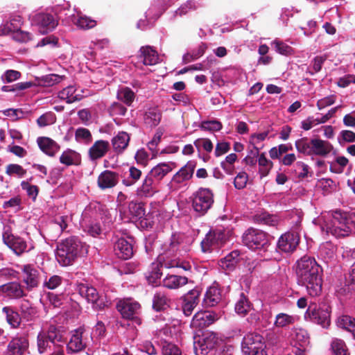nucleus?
<instances>
[{
	"instance_id": "1",
	"label": "nucleus",
	"mask_w": 355,
	"mask_h": 355,
	"mask_svg": "<svg viewBox=\"0 0 355 355\" xmlns=\"http://www.w3.org/2000/svg\"><path fill=\"white\" fill-rule=\"evenodd\" d=\"M294 268L297 284L304 286L310 296H318L322 292L323 270L315 259L304 255Z\"/></svg>"
},
{
	"instance_id": "2",
	"label": "nucleus",
	"mask_w": 355,
	"mask_h": 355,
	"mask_svg": "<svg viewBox=\"0 0 355 355\" xmlns=\"http://www.w3.org/2000/svg\"><path fill=\"white\" fill-rule=\"evenodd\" d=\"M70 12V6L68 3L55 6L51 10L37 11L32 13L29 19L31 25L35 26L42 34H46L53 31L58 24V20L55 15L62 17V13Z\"/></svg>"
},
{
	"instance_id": "3",
	"label": "nucleus",
	"mask_w": 355,
	"mask_h": 355,
	"mask_svg": "<svg viewBox=\"0 0 355 355\" xmlns=\"http://www.w3.org/2000/svg\"><path fill=\"white\" fill-rule=\"evenodd\" d=\"M295 146L298 153L309 156L325 157L334 149L330 142L318 138L302 137L295 141Z\"/></svg>"
},
{
	"instance_id": "4",
	"label": "nucleus",
	"mask_w": 355,
	"mask_h": 355,
	"mask_svg": "<svg viewBox=\"0 0 355 355\" xmlns=\"http://www.w3.org/2000/svg\"><path fill=\"white\" fill-rule=\"evenodd\" d=\"M80 243L75 238L65 239L60 243L56 250V259L62 266L72 264L79 253Z\"/></svg>"
},
{
	"instance_id": "5",
	"label": "nucleus",
	"mask_w": 355,
	"mask_h": 355,
	"mask_svg": "<svg viewBox=\"0 0 355 355\" xmlns=\"http://www.w3.org/2000/svg\"><path fill=\"white\" fill-rule=\"evenodd\" d=\"M243 243L252 250H268L269 236L265 232L250 227L243 235Z\"/></svg>"
},
{
	"instance_id": "6",
	"label": "nucleus",
	"mask_w": 355,
	"mask_h": 355,
	"mask_svg": "<svg viewBox=\"0 0 355 355\" xmlns=\"http://www.w3.org/2000/svg\"><path fill=\"white\" fill-rule=\"evenodd\" d=\"M241 349L245 355H268L264 338L258 333L246 334L243 338Z\"/></svg>"
},
{
	"instance_id": "7",
	"label": "nucleus",
	"mask_w": 355,
	"mask_h": 355,
	"mask_svg": "<svg viewBox=\"0 0 355 355\" xmlns=\"http://www.w3.org/2000/svg\"><path fill=\"white\" fill-rule=\"evenodd\" d=\"M331 306L327 302H322L318 305H309L305 317L308 316L310 320L323 328H328L330 325Z\"/></svg>"
},
{
	"instance_id": "8",
	"label": "nucleus",
	"mask_w": 355,
	"mask_h": 355,
	"mask_svg": "<svg viewBox=\"0 0 355 355\" xmlns=\"http://www.w3.org/2000/svg\"><path fill=\"white\" fill-rule=\"evenodd\" d=\"M220 342L216 334L214 332L204 333L194 341L195 354L196 355H208L209 353L212 354Z\"/></svg>"
},
{
	"instance_id": "9",
	"label": "nucleus",
	"mask_w": 355,
	"mask_h": 355,
	"mask_svg": "<svg viewBox=\"0 0 355 355\" xmlns=\"http://www.w3.org/2000/svg\"><path fill=\"white\" fill-rule=\"evenodd\" d=\"M76 291L89 303L92 304L93 309L102 310L107 306V302L105 297L100 295L97 290L88 284L80 283L77 284Z\"/></svg>"
},
{
	"instance_id": "10",
	"label": "nucleus",
	"mask_w": 355,
	"mask_h": 355,
	"mask_svg": "<svg viewBox=\"0 0 355 355\" xmlns=\"http://www.w3.org/2000/svg\"><path fill=\"white\" fill-rule=\"evenodd\" d=\"M214 202L213 194L208 189H200L195 194L192 206L200 215L205 214Z\"/></svg>"
},
{
	"instance_id": "11",
	"label": "nucleus",
	"mask_w": 355,
	"mask_h": 355,
	"mask_svg": "<svg viewBox=\"0 0 355 355\" xmlns=\"http://www.w3.org/2000/svg\"><path fill=\"white\" fill-rule=\"evenodd\" d=\"M3 243L16 254L24 253L27 248L26 242L21 238L15 236L9 227H5L3 233Z\"/></svg>"
},
{
	"instance_id": "12",
	"label": "nucleus",
	"mask_w": 355,
	"mask_h": 355,
	"mask_svg": "<svg viewBox=\"0 0 355 355\" xmlns=\"http://www.w3.org/2000/svg\"><path fill=\"white\" fill-rule=\"evenodd\" d=\"M64 19L68 23L71 22L78 28L81 29H89L94 27L96 25L95 20L90 19L86 16H83L81 13L76 9L70 10V12L66 11L64 12Z\"/></svg>"
},
{
	"instance_id": "13",
	"label": "nucleus",
	"mask_w": 355,
	"mask_h": 355,
	"mask_svg": "<svg viewBox=\"0 0 355 355\" xmlns=\"http://www.w3.org/2000/svg\"><path fill=\"white\" fill-rule=\"evenodd\" d=\"M22 282L26 285L25 289L31 291L37 288L40 284V272L32 265L26 264L21 268Z\"/></svg>"
},
{
	"instance_id": "14",
	"label": "nucleus",
	"mask_w": 355,
	"mask_h": 355,
	"mask_svg": "<svg viewBox=\"0 0 355 355\" xmlns=\"http://www.w3.org/2000/svg\"><path fill=\"white\" fill-rule=\"evenodd\" d=\"M300 242V236L295 232H287L282 234L278 240L277 247L279 250L286 253H292Z\"/></svg>"
},
{
	"instance_id": "15",
	"label": "nucleus",
	"mask_w": 355,
	"mask_h": 355,
	"mask_svg": "<svg viewBox=\"0 0 355 355\" xmlns=\"http://www.w3.org/2000/svg\"><path fill=\"white\" fill-rule=\"evenodd\" d=\"M116 308L123 318L133 320H137L141 306L137 302L127 299L119 301Z\"/></svg>"
},
{
	"instance_id": "16",
	"label": "nucleus",
	"mask_w": 355,
	"mask_h": 355,
	"mask_svg": "<svg viewBox=\"0 0 355 355\" xmlns=\"http://www.w3.org/2000/svg\"><path fill=\"white\" fill-rule=\"evenodd\" d=\"M26 289L18 282H10L0 286V293L10 300H19L26 297Z\"/></svg>"
},
{
	"instance_id": "17",
	"label": "nucleus",
	"mask_w": 355,
	"mask_h": 355,
	"mask_svg": "<svg viewBox=\"0 0 355 355\" xmlns=\"http://www.w3.org/2000/svg\"><path fill=\"white\" fill-rule=\"evenodd\" d=\"M218 319V315L215 312L205 311L196 313L193 317L191 325L193 327L200 329H204L212 324Z\"/></svg>"
},
{
	"instance_id": "18",
	"label": "nucleus",
	"mask_w": 355,
	"mask_h": 355,
	"mask_svg": "<svg viewBox=\"0 0 355 355\" xmlns=\"http://www.w3.org/2000/svg\"><path fill=\"white\" fill-rule=\"evenodd\" d=\"M195 166L191 163H187L182 167L172 178L169 184L171 189H177L180 184L189 180L193 175Z\"/></svg>"
},
{
	"instance_id": "19",
	"label": "nucleus",
	"mask_w": 355,
	"mask_h": 355,
	"mask_svg": "<svg viewBox=\"0 0 355 355\" xmlns=\"http://www.w3.org/2000/svg\"><path fill=\"white\" fill-rule=\"evenodd\" d=\"M19 313L22 322H31L38 318L39 311L28 300H23L19 304Z\"/></svg>"
},
{
	"instance_id": "20",
	"label": "nucleus",
	"mask_w": 355,
	"mask_h": 355,
	"mask_svg": "<svg viewBox=\"0 0 355 355\" xmlns=\"http://www.w3.org/2000/svg\"><path fill=\"white\" fill-rule=\"evenodd\" d=\"M322 232L327 235L331 234L336 237L348 236L351 229L347 223H319Z\"/></svg>"
},
{
	"instance_id": "21",
	"label": "nucleus",
	"mask_w": 355,
	"mask_h": 355,
	"mask_svg": "<svg viewBox=\"0 0 355 355\" xmlns=\"http://www.w3.org/2000/svg\"><path fill=\"white\" fill-rule=\"evenodd\" d=\"M28 348V341L25 337H15L7 346L8 355H23Z\"/></svg>"
},
{
	"instance_id": "22",
	"label": "nucleus",
	"mask_w": 355,
	"mask_h": 355,
	"mask_svg": "<svg viewBox=\"0 0 355 355\" xmlns=\"http://www.w3.org/2000/svg\"><path fill=\"white\" fill-rule=\"evenodd\" d=\"M189 283H193V281L189 280L186 276L178 275H167L162 281L164 287L175 290L178 289Z\"/></svg>"
},
{
	"instance_id": "23",
	"label": "nucleus",
	"mask_w": 355,
	"mask_h": 355,
	"mask_svg": "<svg viewBox=\"0 0 355 355\" xmlns=\"http://www.w3.org/2000/svg\"><path fill=\"white\" fill-rule=\"evenodd\" d=\"M115 254L121 259H129L133 255L132 245L125 239L120 238L114 243Z\"/></svg>"
},
{
	"instance_id": "24",
	"label": "nucleus",
	"mask_w": 355,
	"mask_h": 355,
	"mask_svg": "<svg viewBox=\"0 0 355 355\" xmlns=\"http://www.w3.org/2000/svg\"><path fill=\"white\" fill-rule=\"evenodd\" d=\"M110 148V143L105 140H97L89 149V157L95 161L104 157Z\"/></svg>"
},
{
	"instance_id": "25",
	"label": "nucleus",
	"mask_w": 355,
	"mask_h": 355,
	"mask_svg": "<svg viewBox=\"0 0 355 355\" xmlns=\"http://www.w3.org/2000/svg\"><path fill=\"white\" fill-rule=\"evenodd\" d=\"M21 19L18 15H6L0 30L3 34H12L21 28Z\"/></svg>"
},
{
	"instance_id": "26",
	"label": "nucleus",
	"mask_w": 355,
	"mask_h": 355,
	"mask_svg": "<svg viewBox=\"0 0 355 355\" xmlns=\"http://www.w3.org/2000/svg\"><path fill=\"white\" fill-rule=\"evenodd\" d=\"M119 182L118 174L110 171L102 172L98 178V186L101 189L112 188Z\"/></svg>"
},
{
	"instance_id": "27",
	"label": "nucleus",
	"mask_w": 355,
	"mask_h": 355,
	"mask_svg": "<svg viewBox=\"0 0 355 355\" xmlns=\"http://www.w3.org/2000/svg\"><path fill=\"white\" fill-rule=\"evenodd\" d=\"M37 144L40 149L49 156H54L60 150V146L49 137H38Z\"/></svg>"
},
{
	"instance_id": "28",
	"label": "nucleus",
	"mask_w": 355,
	"mask_h": 355,
	"mask_svg": "<svg viewBox=\"0 0 355 355\" xmlns=\"http://www.w3.org/2000/svg\"><path fill=\"white\" fill-rule=\"evenodd\" d=\"M175 167L173 162H162L154 166L149 175L155 180L160 181Z\"/></svg>"
},
{
	"instance_id": "29",
	"label": "nucleus",
	"mask_w": 355,
	"mask_h": 355,
	"mask_svg": "<svg viewBox=\"0 0 355 355\" xmlns=\"http://www.w3.org/2000/svg\"><path fill=\"white\" fill-rule=\"evenodd\" d=\"M130 139V137L126 132H119L111 141L114 151L118 154L122 153L128 147Z\"/></svg>"
},
{
	"instance_id": "30",
	"label": "nucleus",
	"mask_w": 355,
	"mask_h": 355,
	"mask_svg": "<svg viewBox=\"0 0 355 355\" xmlns=\"http://www.w3.org/2000/svg\"><path fill=\"white\" fill-rule=\"evenodd\" d=\"M58 98L67 103H72L80 101L83 95L78 92L74 85H69L59 92Z\"/></svg>"
},
{
	"instance_id": "31",
	"label": "nucleus",
	"mask_w": 355,
	"mask_h": 355,
	"mask_svg": "<svg viewBox=\"0 0 355 355\" xmlns=\"http://www.w3.org/2000/svg\"><path fill=\"white\" fill-rule=\"evenodd\" d=\"M222 295L220 289L216 286H210L205 295L203 303L207 306H214L220 302Z\"/></svg>"
},
{
	"instance_id": "32",
	"label": "nucleus",
	"mask_w": 355,
	"mask_h": 355,
	"mask_svg": "<svg viewBox=\"0 0 355 355\" xmlns=\"http://www.w3.org/2000/svg\"><path fill=\"white\" fill-rule=\"evenodd\" d=\"M59 160L62 164L67 166L78 165L81 162V156L76 150L67 148L62 153Z\"/></svg>"
},
{
	"instance_id": "33",
	"label": "nucleus",
	"mask_w": 355,
	"mask_h": 355,
	"mask_svg": "<svg viewBox=\"0 0 355 355\" xmlns=\"http://www.w3.org/2000/svg\"><path fill=\"white\" fill-rule=\"evenodd\" d=\"M2 312L6 315L7 323L13 329L19 327L22 322L19 311H17L12 306H4Z\"/></svg>"
},
{
	"instance_id": "34",
	"label": "nucleus",
	"mask_w": 355,
	"mask_h": 355,
	"mask_svg": "<svg viewBox=\"0 0 355 355\" xmlns=\"http://www.w3.org/2000/svg\"><path fill=\"white\" fill-rule=\"evenodd\" d=\"M139 59L145 65H154L159 62L157 53L150 46H144L140 49Z\"/></svg>"
},
{
	"instance_id": "35",
	"label": "nucleus",
	"mask_w": 355,
	"mask_h": 355,
	"mask_svg": "<svg viewBox=\"0 0 355 355\" xmlns=\"http://www.w3.org/2000/svg\"><path fill=\"white\" fill-rule=\"evenodd\" d=\"M83 332L79 329L75 331L67 343L68 350L72 352H78L85 347L86 344L83 340Z\"/></svg>"
},
{
	"instance_id": "36",
	"label": "nucleus",
	"mask_w": 355,
	"mask_h": 355,
	"mask_svg": "<svg viewBox=\"0 0 355 355\" xmlns=\"http://www.w3.org/2000/svg\"><path fill=\"white\" fill-rule=\"evenodd\" d=\"M257 157L259 174L261 178L266 177L273 167V163L268 159L264 153L254 154Z\"/></svg>"
},
{
	"instance_id": "37",
	"label": "nucleus",
	"mask_w": 355,
	"mask_h": 355,
	"mask_svg": "<svg viewBox=\"0 0 355 355\" xmlns=\"http://www.w3.org/2000/svg\"><path fill=\"white\" fill-rule=\"evenodd\" d=\"M64 79V76L51 73L37 78V85L42 87H52Z\"/></svg>"
},
{
	"instance_id": "38",
	"label": "nucleus",
	"mask_w": 355,
	"mask_h": 355,
	"mask_svg": "<svg viewBox=\"0 0 355 355\" xmlns=\"http://www.w3.org/2000/svg\"><path fill=\"white\" fill-rule=\"evenodd\" d=\"M169 299L164 293H156L153 298V309L156 311L166 310L169 306Z\"/></svg>"
},
{
	"instance_id": "39",
	"label": "nucleus",
	"mask_w": 355,
	"mask_h": 355,
	"mask_svg": "<svg viewBox=\"0 0 355 355\" xmlns=\"http://www.w3.org/2000/svg\"><path fill=\"white\" fill-rule=\"evenodd\" d=\"M44 338L48 339L49 342L57 345H64V340L60 331L55 326L51 325L49 327L46 334H42Z\"/></svg>"
},
{
	"instance_id": "40",
	"label": "nucleus",
	"mask_w": 355,
	"mask_h": 355,
	"mask_svg": "<svg viewBox=\"0 0 355 355\" xmlns=\"http://www.w3.org/2000/svg\"><path fill=\"white\" fill-rule=\"evenodd\" d=\"M337 325L352 333L355 339V318L349 315H342L338 318Z\"/></svg>"
},
{
	"instance_id": "41",
	"label": "nucleus",
	"mask_w": 355,
	"mask_h": 355,
	"mask_svg": "<svg viewBox=\"0 0 355 355\" xmlns=\"http://www.w3.org/2000/svg\"><path fill=\"white\" fill-rule=\"evenodd\" d=\"M162 266H164L166 268H182L187 272H191L192 269V266L190 262L180 259L164 260Z\"/></svg>"
},
{
	"instance_id": "42",
	"label": "nucleus",
	"mask_w": 355,
	"mask_h": 355,
	"mask_svg": "<svg viewBox=\"0 0 355 355\" xmlns=\"http://www.w3.org/2000/svg\"><path fill=\"white\" fill-rule=\"evenodd\" d=\"M251 306L248 297L243 293H241L235 304V311L239 315H245L250 311Z\"/></svg>"
},
{
	"instance_id": "43",
	"label": "nucleus",
	"mask_w": 355,
	"mask_h": 355,
	"mask_svg": "<svg viewBox=\"0 0 355 355\" xmlns=\"http://www.w3.org/2000/svg\"><path fill=\"white\" fill-rule=\"evenodd\" d=\"M240 253L238 250H234L220 259L221 266L223 268L232 270L239 261Z\"/></svg>"
},
{
	"instance_id": "44",
	"label": "nucleus",
	"mask_w": 355,
	"mask_h": 355,
	"mask_svg": "<svg viewBox=\"0 0 355 355\" xmlns=\"http://www.w3.org/2000/svg\"><path fill=\"white\" fill-rule=\"evenodd\" d=\"M117 98L130 106L135 98V94L130 88L123 87L118 90Z\"/></svg>"
},
{
	"instance_id": "45",
	"label": "nucleus",
	"mask_w": 355,
	"mask_h": 355,
	"mask_svg": "<svg viewBox=\"0 0 355 355\" xmlns=\"http://www.w3.org/2000/svg\"><path fill=\"white\" fill-rule=\"evenodd\" d=\"M295 317L284 313H280L275 317L274 325L276 327L283 328L294 324Z\"/></svg>"
},
{
	"instance_id": "46",
	"label": "nucleus",
	"mask_w": 355,
	"mask_h": 355,
	"mask_svg": "<svg viewBox=\"0 0 355 355\" xmlns=\"http://www.w3.org/2000/svg\"><path fill=\"white\" fill-rule=\"evenodd\" d=\"M153 179L148 175L144 180L143 183L137 189V194L141 196H150L153 193Z\"/></svg>"
},
{
	"instance_id": "47",
	"label": "nucleus",
	"mask_w": 355,
	"mask_h": 355,
	"mask_svg": "<svg viewBox=\"0 0 355 355\" xmlns=\"http://www.w3.org/2000/svg\"><path fill=\"white\" fill-rule=\"evenodd\" d=\"M210 231L219 246L225 244L233 234L232 230L227 229H216Z\"/></svg>"
},
{
	"instance_id": "48",
	"label": "nucleus",
	"mask_w": 355,
	"mask_h": 355,
	"mask_svg": "<svg viewBox=\"0 0 355 355\" xmlns=\"http://www.w3.org/2000/svg\"><path fill=\"white\" fill-rule=\"evenodd\" d=\"M75 139L80 144L88 145L92 141V135L88 129L78 128L75 131Z\"/></svg>"
},
{
	"instance_id": "49",
	"label": "nucleus",
	"mask_w": 355,
	"mask_h": 355,
	"mask_svg": "<svg viewBox=\"0 0 355 355\" xmlns=\"http://www.w3.org/2000/svg\"><path fill=\"white\" fill-rule=\"evenodd\" d=\"M216 245L219 246L215 237L209 230L200 243L201 250L205 253H210L213 250V247Z\"/></svg>"
},
{
	"instance_id": "50",
	"label": "nucleus",
	"mask_w": 355,
	"mask_h": 355,
	"mask_svg": "<svg viewBox=\"0 0 355 355\" xmlns=\"http://www.w3.org/2000/svg\"><path fill=\"white\" fill-rule=\"evenodd\" d=\"M141 171L135 166L129 168V176L127 178H124L122 182L126 187H130L135 184L141 178Z\"/></svg>"
},
{
	"instance_id": "51",
	"label": "nucleus",
	"mask_w": 355,
	"mask_h": 355,
	"mask_svg": "<svg viewBox=\"0 0 355 355\" xmlns=\"http://www.w3.org/2000/svg\"><path fill=\"white\" fill-rule=\"evenodd\" d=\"M268 137V132H263L257 134H253L250 138V144L253 146L255 150V154L259 153V150L262 148L261 142L264 141Z\"/></svg>"
},
{
	"instance_id": "52",
	"label": "nucleus",
	"mask_w": 355,
	"mask_h": 355,
	"mask_svg": "<svg viewBox=\"0 0 355 355\" xmlns=\"http://www.w3.org/2000/svg\"><path fill=\"white\" fill-rule=\"evenodd\" d=\"M200 293V290L198 287H196L188 291L182 297V302H185L189 304L192 303V304L197 306L200 301L199 297Z\"/></svg>"
},
{
	"instance_id": "53",
	"label": "nucleus",
	"mask_w": 355,
	"mask_h": 355,
	"mask_svg": "<svg viewBox=\"0 0 355 355\" xmlns=\"http://www.w3.org/2000/svg\"><path fill=\"white\" fill-rule=\"evenodd\" d=\"M331 346L335 355H349L345 343L341 339H334Z\"/></svg>"
},
{
	"instance_id": "54",
	"label": "nucleus",
	"mask_w": 355,
	"mask_h": 355,
	"mask_svg": "<svg viewBox=\"0 0 355 355\" xmlns=\"http://www.w3.org/2000/svg\"><path fill=\"white\" fill-rule=\"evenodd\" d=\"M271 45L274 46L277 53L283 55L288 56L293 53V49L291 46L279 40H275Z\"/></svg>"
},
{
	"instance_id": "55",
	"label": "nucleus",
	"mask_w": 355,
	"mask_h": 355,
	"mask_svg": "<svg viewBox=\"0 0 355 355\" xmlns=\"http://www.w3.org/2000/svg\"><path fill=\"white\" fill-rule=\"evenodd\" d=\"M56 121V116L52 112H47L41 115L37 119V124L39 127L43 128L53 125Z\"/></svg>"
},
{
	"instance_id": "56",
	"label": "nucleus",
	"mask_w": 355,
	"mask_h": 355,
	"mask_svg": "<svg viewBox=\"0 0 355 355\" xmlns=\"http://www.w3.org/2000/svg\"><path fill=\"white\" fill-rule=\"evenodd\" d=\"M162 353L163 355H182L181 350L176 345L166 340L162 342Z\"/></svg>"
},
{
	"instance_id": "57",
	"label": "nucleus",
	"mask_w": 355,
	"mask_h": 355,
	"mask_svg": "<svg viewBox=\"0 0 355 355\" xmlns=\"http://www.w3.org/2000/svg\"><path fill=\"white\" fill-rule=\"evenodd\" d=\"M200 128L209 132H217L222 129V123L217 120L203 121L200 125Z\"/></svg>"
},
{
	"instance_id": "58",
	"label": "nucleus",
	"mask_w": 355,
	"mask_h": 355,
	"mask_svg": "<svg viewBox=\"0 0 355 355\" xmlns=\"http://www.w3.org/2000/svg\"><path fill=\"white\" fill-rule=\"evenodd\" d=\"M6 173L8 175H15L21 178L26 175V171L19 164H10L7 166Z\"/></svg>"
},
{
	"instance_id": "59",
	"label": "nucleus",
	"mask_w": 355,
	"mask_h": 355,
	"mask_svg": "<svg viewBox=\"0 0 355 355\" xmlns=\"http://www.w3.org/2000/svg\"><path fill=\"white\" fill-rule=\"evenodd\" d=\"M21 73L18 71L13 69L6 70L1 75V80L3 83H10L19 80L21 78Z\"/></svg>"
},
{
	"instance_id": "60",
	"label": "nucleus",
	"mask_w": 355,
	"mask_h": 355,
	"mask_svg": "<svg viewBox=\"0 0 355 355\" xmlns=\"http://www.w3.org/2000/svg\"><path fill=\"white\" fill-rule=\"evenodd\" d=\"M194 146L199 151L204 150L207 153H211L214 148L212 142L209 139L207 138H200L196 139L194 141Z\"/></svg>"
},
{
	"instance_id": "61",
	"label": "nucleus",
	"mask_w": 355,
	"mask_h": 355,
	"mask_svg": "<svg viewBox=\"0 0 355 355\" xmlns=\"http://www.w3.org/2000/svg\"><path fill=\"white\" fill-rule=\"evenodd\" d=\"M161 120V114L155 110L148 112L145 115V122L150 126H156Z\"/></svg>"
},
{
	"instance_id": "62",
	"label": "nucleus",
	"mask_w": 355,
	"mask_h": 355,
	"mask_svg": "<svg viewBox=\"0 0 355 355\" xmlns=\"http://www.w3.org/2000/svg\"><path fill=\"white\" fill-rule=\"evenodd\" d=\"M199 6V3L195 0H189L182 5L175 12L176 15L182 16L187 14L189 10H195Z\"/></svg>"
},
{
	"instance_id": "63",
	"label": "nucleus",
	"mask_w": 355,
	"mask_h": 355,
	"mask_svg": "<svg viewBox=\"0 0 355 355\" xmlns=\"http://www.w3.org/2000/svg\"><path fill=\"white\" fill-rule=\"evenodd\" d=\"M21 187L23 190L26 191L27 195L32 198L35 200L39 192V188L36 185H32L27 181H22L21 182Z\"/></svg>"
},
{
	"instance_id": "64",
	"label": "nucleus",
	"mask_w": 355,
	"mask_h": 355,
	"mask_svg": "<svg viewBox=\"0 0 355 355\" xmlns=\"http://www.w3.org/2000/svg\"><path fill=\"white\" fill-rule=\"evenodd\" d=\"M248 181V175L244 171L239 172L234 178V185L237 189H242L246 187Z\"/></svg>"
}]
</instances>
